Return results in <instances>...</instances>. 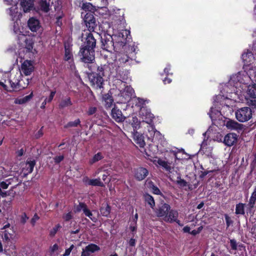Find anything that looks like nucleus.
<instances>
[{
    "instance_id": "obj_1",
    "label": "nucleus",
    "mask_w": 256,
    "mask_h": 256,
    "mask_svg": "<svg viewBox=\"0 0 256 256\" xmlns=\"http://www.w3.org/2000/svg\"><path fill=\"white\" fill-rule=\"evenodd\" d=\"M98 34V32H88L84 30L82 34V43L78 53L82 62L92 64L88 66L90 72L88 74V78L90 86L96 89L103 88V77L106 68V65H98L93 63L95 60V48L96 46V39L94 35L97 36Z\"/></svg>"
},
{
    "instance_id": "obj_2",
    "label": "nucleus",
    "mask_w": 256,
    "mask_h": 256,
    "mask_svg": "<svg viewBox=\"0 0 256 256\" xmlns=\"http://www.w3.org/2000/svg\"><path fill=\"white\" fill-rule=\"evenodd\" d=\"M130 33L129 30H122L120 34L124 40H118L116 42H114L112 36L104 34V37H101L102 48L108 52H112V50L115 52L120 50L125 46L126 43L129 42L130 38L128 36H130Z\"/></svg>"
},
{
    "instance_id": "obj_3",
    "label": "nucleus",
    "mask_w": 256,
    "mask_h": 256,
    "mask_svg": "<svg viewBox=\"0 0 256 256\" xmlns=\"http://www.w3.org/2000/svg\"><path fill=\"white\" fill-rule=\"evenodd\" d=\"M20 78L21 75L20 74H16L14 75L10 74V78L8 79V82L10 85V88H9L7 85L4 84L6 82V80H4V82L0 81V86L7 92H12L19 90L22 88H24V86H22L20 84Z\"/></svg>"
},
{
    "instance_id": "obj_4",
    "label": "nucleus",
    "mask_w": 256,
    "mask_h": 256,
    "mask_svg": "<svg viewBox=\"0 0 256 256\" xmlns=\"http://www.w3.org/2000/svg\"><path fill=\"white\" fill-rule=\"evenodd\" d=\"M238 121L244 122L248 121L252 117V110L249 107H244L238 110L235 113Z\"/></svg>"
},
{
    "instance_id": "obj_5",
    "label": "nucleus",
    "mask_w": 256,
    "mask_h": 256,
    "mask_svg": "<svg viewBox=\"0 0 256 256\" xmlns=\"http://www.w3.org/2000/svg\"><path fill=\"white\" fill-rule=\"evenodd\" d=\"M84 22L87 28L86 30V31L96 32L94 30L97 26V24L96 18L92 13L87 12L84 16Z\"/></svg>"
},
{
    "instance_id": "obj_6",
    "label": "nucleus",
    "mask_w": 256,
    "mask_h": 256,
    "mask_svg": "<svg viewBox=\"0 0 256 256\" xmlns=\"http://www.w3.org/2000/svg\"><path fill=\"white\" fill-rule=\"evenodd\" d=\"M140 114L142 116L144 121L146 123L150 125V128L152 130L154 129V124L153 120L154 116L150 112V110L146 108H142L141 110H140Z\"/></svg>"
},
{
    "instance_id": "obj_7",
    "label": "nucleus",
    "mask_w": 256,
    "mask_h": 256,
    "mask_svg": "<svg viewBox=\"0 0 256 256\" xmlns=\"http://www.w3.org/2000/svg\"><path fill=\"white\" fill-rule=\"evenodd\" d=\"M171 207L168 204L162 201L154 210L156 216L158 218H165L170 211Z\"/></svg>"
},
{
    "instance_id": "obj_8",
    "label": "nucleus",
    "mask_w": 256,
    "mask_h": 256,
    "mask_svg": "<svg viewBox=\"0 0 256 256\" xmlns=\"http://www.w3.org/2000/svg\"><path fill=\"white\" fill-rule=\"evenodd\" d=\"M226 128L230 130H236L240 132L243 130L244 126L234 120L228 119L224 124Z\"/></svg>"
},
{
    "instance_id": "obj_9",
    "label": "nucleus",
    "mask_w": 256,
    "mask_h": 256,
    "mask_svg": "<svg viewBox=\"0 0 256 256\" xmlns=\"http://www.w3.org/2000/svg\"><path fill=\"white\" fill-rule=\"evenodd\" d=\"M148 170L144 167H138L134 170V177L138 181H142L148 174Z\"/></svg>"
},
{
    "instance_id": "obj_10",
    "label": "nucleus",
    "mask_w": 256,
    "mask_h": 256,
    "mask_svg": "<svg viewBox=\"0 0 256 256\" xmlns=\"http://www.w3.org/2000/svg\"><path fill=\"white\" fill-rule=\"evenodd\" d=\"M110 115L112 118L118 122H124L126 117L122 114V112L115 104L111 110Z\"/></svg>"
},
{
    "instance_id": "obj_11",
    "label": "nucleus",
    "mask_w": 256,
    "mask_h": 256,
    "mask_svg": "<svg viewBox=\"0 0 256 256\" xmlns=\"http://www.w3.org/2000/svg\"><path fill=\"white\" fill-rule=\"evenodd\" d=\"M238 137V135L234 133H228L224 136L223 142L226 146H231L237 142Z\"/></svg>"
},
{
    "instance_id": "obj_12",
    "label": "nucleus",
    "mask_w": 256,
    "mask_h": 256,
    "mask_svg": "<svg viewBox=\"0 0 256 256\" xmlns=\"http://www.w3.org/2000/svg\"><path fill=\"white\" fill-rule=\"evenodd\" d=\"M20 7L24 12H30L34 9V0H19Z\"/></svg>"
},
{
    "instance_id": "obj_13",
    "label": "nucleus",
    "mask_w": 256,
    "mask_h": 256,
    "mask_svg": "<svg viewBox=\"0 0 256 256\" xmlns=\"http://www.w3.org/2000/svg\"><path fill=\"white\" fill-rule=\"evenodd\" d=\"M28 26L30 30L33 32H36L41 27L38 20L34 17L29 18L28 22Z\"/></svg>"
},
{
    "instance_id": "obj_14",
    "label": "nucleus",
    "mask_w": 256,
    "mask_h": 256,
    "mask_svg": "<svg viewBox=\"0 0 256 256\" xmlns=\"http://www.w3.org/2000/svg\"><path fill=\"white\" fill-rule=\"evenodd\" d=\"M21 68L26 76H29L34 71V66L30 60H26L22 64Z\"/></svg>"
},
{
    "instance_id": "obj_15",
    "label": "nucleus",
    "mask_w": 256,
    "mask_h": 256,
    "mask_svg": "<svg viewBox=\"0 0 256 256\" xmlns=\"http://www.w3.org/2000/svg\"><path fill=\"white\" fill-rule=\"evenodd\" d=\"M178 217V212L174 209H170L168 211L167 215L165 218H163L164 221L169 223H173L174 221L177 220V218Z\"/></svg>"
},
{
    "instance_id": "obj_16",
    "label": "nucleus",
    "mask_w": 256,
    "mask_h": 256,
    "mask_svg": "<svg viewBox=\"0 0 256 256\" xmlns=\"http://www.w3.org/2000/svg\"><path fill=\"white\" fill-rule=\"evenodd\" d=\"M36 164V161L34 160H27L26 163L25 167L23 168L22 171L25 175H28L31 174L34 166Z\"/></svg>"
},
{
    "instance_id": "obj_17",
    "label": "nucleus",
    "mask_w": 256,
    "mask_h": 256,
    "mask_svg": "<svg viewBox=\"0 0 256 256\" xmlns=\"http://www.w3.org/2000/svg\"><path fill=\"white\" fill-rule=\"evenodd\" d=\"M102 102L106 109L110 108L114 103V99L112 94L108 93L104 94L102 96Z\"/></svg>"
},
{
    "instance_id": "obj_18",
    "label": "nucleus",
    "mask_w": 256,
    "mask_h": 256,
    "mask_svg": "<svg viewBox=\"0 0 256 256\" xmlns=\"http://www.w3.org/2000/svg\"><path fill=\"white\" fill-rule=\"evenodd\" d=\"M256 202V186L254 188V189L253 192L250 198V200L248 204V208H247L246 214H248V212H250L252 209H253L254 207V204Z\"/></svg>"
},
{
    "instance_id": "obj_19",
    "label": "nucleus",
    "mask_w": 256,
    "mask_h": 256,
    "mask_svg": "<svg viewBox=\"0 0 256 256\" xmlns=\"http://www.w3.org/2000/svg\"><path fill=\"white\" fill-rule=\"evenodd\" d=\"M245 206L246 204L244 203L239 202L238 204H237L236 206V214L242 215L244 216L245 217H246V216Z\"/></svg>"
},
{
    "instance_id": "obj_20",
    "label": "nucleus",
    "mask_w": 256,
    "mask_h": 256,
    "mask_svg": "<svg viewBox=\"0 0 256 256\" xmlns=\"http://www.w3.org/2000/svg\"><path fill=\"white\" fill-rule=\"evenodd\" d=\"M144 198L145 202L154 210L156 206V203L153 196L148 193H146L144 194Z\"/></svg>"
},
{
    "instance_id": "obj_21",
    "label": "nucleus",
    "mask_w": 256,
    "mask_h": 256,
    "mask_svg": "<svg viewBox=\"0 0 256 256\" xmlns=\"http://www.w3.org/2000/svg\"><path fill=\"white\" fill-rule=\"evenodd\" d=\"M71 59H73V54L72 52V48H70V46L64 44V60L65 61H68Z\"/></svg>"
},
{
    "instance_id": "obj_22",
    "label": "nucleus",
    "mask_w": 256,
    "mask_h": 256,
    "mask_svg": "<svg viewBox=\"0 0 256 256\" xmlns=\"http://www.w3.org/2000/svg\"><path fill=\"white\" fill-rule=\"evenodd\" d=\"M134 138L136 142L138 144L140 147H143L145 145L144 137L142 134L136 132L134 134Z\"/></svg>"
},
{
    "instance_id": "obj_23",
    "label": "nucleus",
    "mask_w": 256,
    "mask_h": 256,
    "mask_svg": "<svg viewBox=\"0 0 256 256\" xmlns=\"http://www.w3.org/2000/svg\"><path fill=\"white\" fill-rule=\"evenodd\" d=\"M242 58L244 63L248 64L250 63L254 59V56L252 52L250 51H248L246 53H244L242 55Z\"/></svg>"
},
{
    "instance_id": "obj_24",
    "label": "nucleus",
    "mask_w": 256,
    "mask_h": 256,
    "mask_svg": "<svg viewBox=\"0 0 256 256\" xmlns=\"http://www.w3.org/2000/svg\"><path fill=\"white\" fill-rule=\"evenodd\" d=\"M111 207L106 204L104 206H102L100 208V212L102 215L104 216L108 217L110 212Z\"/></svg>"
},
{
    "instance_id": "obj_25",
    "label": "nucleus",
    "mask_w": 256,
    "mask_h": 256,
    "mask_svg": "<svg viewBox=\"0 0 256 256\" xmlns=\"http://www.w3.org/2000/svg\"><path fill=\"white\" fill-rule=\"evenodd\" d=\"M72 103L70 97L62 100L59 104L58 106L60 109H63L66 107L71 106Z\"/></svg>"
},
{
    "instance_id": "obj_26",
    "label": "nucleus",
    "mask_w": 256,
    "mask_h": 256,
    "mask_svg": "<svg viewBox=\"0 0 256 256\" xmlns=\"http://www.w3.org/2000/svg\"><path fill=\"white\" fill-rule=\"evenodd\" d=\"M14 234V230H13V228H10V230H4V240L5 242H8L11 239H12Z\"/></svg>"
},
{
    "instance_id": "obj_27",
    "label": "nucleus",
    "mask_w": 256,
    "mask_h": 256,
    "mask_svg": "<svg viewBox=\"0 0 256 256\" xmlns=\"http://www.w3.org/2000/svg\"><path fill=\"white\" fill-rule=\"evenodd\" d=\"M82 8L86 12H91L95 10V8L90 2H82L81 6Z\"/></svg>"
},
{
    "instance_id": "obj_28",
    "label": "nucleus",
    "mask_w": 256,
    "mask_h": 256,
    "mask_svg": "<svg viewBox=\"0 0 256 256\" xmlns=\"http://www.w3.org/2000/svg\"><path fill=\"white\" fill-rule=\"evenodd\" d=\"M104 158L102 153L98 152L95 154L93 157L89 160V164H94L102 160Z\"/></svg>"
},
{
    "instance_id": "obj_29",
    "label": "nucleus",
    "mask_w": 256,
    "mask_h": 256,
    "mask_svg": "<svg viewBox=\"0 0 256 256\" xmlns=\"http://www.w3.org/2000/svg\"><path fill=\"white\" fill-rule=\"evenodd\" d=\"M158 164L163 168H164L166 171L170 172L172 170L170 166L171 164L167 161L158 159Z\"/></svg>"
},
{
    "instance_id": "obj_30",
    "label": "nucleus",
    "mask_w": 256,
    "mask_h": 256,
    "mask_svg": "<svg viewBox=\"0 0 256 256\" xmlns=\"http://www.w3.org/2000/svg\"><path fill=\"white\" fill-rule=\"evenodd\" d=\"M118 60L119 62V64H124L128 62L129 60L130 57L128 54H120L118 55Z\"/></svg>"
},
{
    "instance_id": "obj_31",
    "label": "nucleus",
    "mask_w": 256,
    "mask_h": 256,
    "mask_svg": "<svg viewBox=\"0 0 256 256\" xmlns=\"http://www.w3.org/2000/svg\"><path fill=\"white\" fill-rule=\"evenodd\" d=\"M149 188L150 189L152 192L154 194L157 195H161L162 192L152 182H148Z\"/></svg>"
},
{
    "instance_id": "obj_32",
    "label": "nucleus",
    "mask_w": 256,
    "mask_h": 256,
    "mask_svg": "<svg viewBox=\"0 0 256 256\" xmlns=\"http://www.w3.org/2000/svg\"><path fill=\"white\" fill-rule=\"evenodd\" d=\"M40 10L45 12H48L50 10V4L46 0H42L40 4Z\"/></svg>"
},
{
    "instance_id": "obj_33",
    "label": "nucleus",
    "mask_w": 256,
    "mask_h": 256,
    "mask_svg": "<svg viewBox=\"0 0 256 256\" xmlns=\"http://www.w3.org/2000/svg\"><path fill=\"white\" fill-rule=\"evenodd\" d=\"M78 126H80V120L79 118H78L73 122H69L64 126V128H68L77 127Z\"/></svg>"
},
{
    "instance_id": "obj_34",
    "label": "nucleus",
    "mask_w": 256,
    "mask_h": 256,
    "mask_svg": "<svg viewBox=\"0 0 256 256\" xmlns=\"http://www.w3.org/2000/svg\"><path fill=\"white\" fill-rule=\"evenodd\" d=\"M87 205L83 202H79V204L77 205L75 208L74 212H79L81 210L83 211V212H84V210L88 208Z\"/></svg>"
},
{
    "instance_id": "obj_35",
    "label": "nucleus",
    "mask_w": 256,
    "mask_h": 256,
    "mask_svg": "<svg viewBox=\"0 0 256 256\" xmlns=\"http://www.w3.org/2000/svg\"><path fill=\"white\" fill-rule=\"evenodd\" d=\"M86 250L88 252H90L91 253H94L100 250V248L98 245L94 244H90L86 246Z\"/></svg>"
},
{
    "instance_id": "obj_36",
    "label": "nucleus",
    "mask_w": 256,
    "mask_h": 256,
    "mask_svg": "<svg viewBox=\"0 0 256 256\" xmlns=\"http://www.w3.org/2000/svg\"><path fill=\"white\" fill-rule=\"evenodd\" d=\"M62 228V226L60 224H56L52 229L50 231L49 236L51 238H53L55 236L58 230Z\"/></svg>"
},
{
    "instance_id": "obj_37",
    "label": "nucleus",
    "mask_w": 256,
    "mask_h": 256,
    "mask_svg": "<svg viewBox=\"0 0 256 256\" xmlns=\"http://www.w3.org/2000/svg\"><path fill=\"white\" fill-rule=\"evenodd\" d=\"M90 186H98L100 187L104 186V184L101 182L100 178L92 179L90 181Z\"/></svg>"
},
{
    "instance_id": "obj_38",
    "label": "nucleus",
    "mask_w": 256,
    "mask_h": 256,
    "mask_svg": "<svg viewBox=\"0 0 256 256\" xmlns=\"http://www.w3.org/2000/svg\"><path fill=\"white\" fill-rule=\"evenodd\" d=\"M33 96V93L31 92L29 95L26 96L18 100L17 103L20 104H24L26 102L30 101Z\"/></svg>"
},
{
    "instance_id": "obj_39",
    "label": "nucleus",
    "mask_w": 256,
    "mask_h": 256,
    "mask_svg": "<svg viewBox=\"0 0 256 256\" xmlns=\"http://www.w3.org/2000/svg\"><path fill=\"white\" fill-rule=\"evenodd\" d=\"M84 214L86 216L89 218L92 222H97L98 218L96 217L93 216L92 212L90 210L88 209V208L84 210Z\"/></svg>"
},
{
    "instance_id": "obj_40",
    "label": "nucleus",
    "mask_w": 256,
    "mask_h": 256,
    "mask_svg": "<svg viewBox=\"0 0 256 256\" xmlns=\"http://www.w3.org/2000/svg\"><path fill=\"white\" fill-rule=\"evenodd\" d=\"M145 105V100L143 98H138L136 102V106L140 108V110H141L142 108H146L144 106Z\"/></svg>"
},
{
    "instance_id": "obj_41",
    "label": "nucleus",
    "mask_w": 256,
    "mask_h": 256,
    "mask_svg": "<svg viewBox=\"0 0 256 256\" xmlns=\"http://www.w3.org/2000/svg\"><path fill=\"white\" fill-rule=\"evenodd\" d=\"M26 43V48L29 52L31 51L34 47V42L32 39L26 38L25 40Z\"/></svg>"
},
{
    "instance_id": "obj_42",
    "label": "nucleus",
    "mask_w": 256,
    "mask_h": 256,
    "mask_svg": "<svg viewBox=\"0 0 256 256\" xmlns=\"http://www.w3.org/2000/svg\"><path fill=\"white\" fill-rule=\"evenodd\" d=\"M18 10L17 8H10L8 9V14L11 16L12 20H14L17 16Z\"/></svg>"
},
{
    "instance_id": "obj_43",
    "label": "nucleus",
    "mask_w": 256,
    "mask_h": 256,
    "mask_svg": "<svg viewBox=\"0 0 256 256\" xmlns=\"http://www.w3.org/2000/svg\"><path fill=\"white\" fill-rule=\"evenodd\" d=\"M218 170H206L204 171H201L200 172L199 178L200 179H203L207 174H210V173H213L216 172Z\"/></svg>"
},
{
    "instance_id": "obj_44",
    "label": "nucleus",
    "mask_w": 256,
    "mask_h": 256,
    "mask_svg": "<svg viewBox=\"0 0 256 256\" xmlns=\"http://www.w3.org/2000/svg\"><path fill=\"white\" fill-rule=\"evenodd\" d=\"M140 122L138 120V118L136 116L132 117V122H131V124L134 128V130L140 128Z\"/></svg>"
},
{
    "instance_id": "obj_45",
    "label": "nucleus",
    "mask_w": 256,
    "mask_h": 256,
    "mask_svg": "<svg viewBox=\"0 0 256 256\" xmlns=\"http://www.w3.org/2000/svg\"><path fill=\"white\" fill-rule=\"evenodd\" d=\"M176 184L181 187H184L188 186V182L184 179H182L180 176L178 177Z\"/></svg>"
},
{
    "instance_id": "obj_46",
    "label": "nucleus",
    "mask_w": 256,
    "mask_h": 256,
    "mask_svg": "<svg viewBox=\"0 0 256 256\" xmlns=\"http://www.w3.org/2000/svg\"><path fill=\"white\" fill-rule=\"evenodd\" d=\"M242 74L240 72H238L235 76H233L232 78H234V80L236 82H238L240 83H243V80L242 79Z\"/></svg>"
},
{
    "instance_id": "obj_47",
    "label": "nucleus",
    "mask_w": 256,
    "mask_h": 256,
    "mask_svg": "<svg viewBox=\"0 0 256 256\" xmlns=\"http://www.w3.org/2000/svg\"><path fill=\"white\" fill-rule=\"evenodd\" d=\"M62 218L66 222H69L73 218V216L72 215V212H68L66 214L62 216Z\"/></svg>"
},
{
    "instance_id": "obj_48",
    "label": "nucleus",
    "mask_w": 256,
    "mask_h": 256,
    "mask_svg": "<svg viewBox=\"0 0 256 256\" xmlns=\"http://www.w3.org/2000/svg\"><path fill=\"white\" fill-rule=\"evenodd\" d=\"M224 218L226 222V228H228L232 224L233 220H231L230 218L227 214H224Z\"/></svg>"
},
{
    "instance_id": "obj_49",
    "label": "nucleus",
    "mask_w": 256,
    "mask_h": 256,
    "mask_svg": "<svg viewBox=\"0 0 256 256\" xmlns=\"http://www.w3.org/2000/svg\"><path fill=\"white\" fill-rule=\"evenodd\" d=\"M97 111V108L94 106H90L88 108L87 111V114L88 116H92Z\"/></svg>"
},
{
    "instance_id": "obj_50",
    "label": "nucleus",
    "mask_w": 256,
    "mask_h": 256,
    "mask_svg": "<svg viewBox=\"0 0 256 256\" xmlns=\"http://www.w3.org/2000/svg\"><path fill=\"white\" fill-rule=\"evenodd\" d=\"M43 128H44V126L41 127V128L38 130V132L35 134H34L35 138L38 139L43 136V134H44Z\"/></svg>"
},
{
    "instance_id": "obj_51",
    "label": "nucleus",
    "mask_w": 256,
    "mask_h": 256,
    "mask_svg": "<svg viewBox=\"0 0 256 256\" xmlns=\"http://www.w3.org/2000/svg\"><path fill=\"white\" fill-rule=\"evenodd\" d=\"M64 159V156H56L54 158V162L56 164H58Z\"/></svg>"
},
{
    "instance_id": "obj_52",
    "label": "nucleus",
    "mask_w": 256,
    "mask_h": 256,
    "mask_svg": "<svg viewBox=\"0 0 256 256\" xmlns=\"http://www.w3.org/2000/svg\"><path fill=\"white\" fill-rule=\"evenodd\" d=\"M230 245L232 250H237V243L234 239L230 240Z\"/></svg>"
},
{
    "instance_id": "obj_53",
    "label": "nucleus",
    "mask_w": 256,
    "mask_h": 256,
    "mask_svg": "<svg viewBox=\"0 0 256 256\" xmlns=\"http://www.w3.org/2000/svg\"><path fill=\"white\" fill-rule=\"evenodd\" d=\"M56 94V90H53L50 92V94L48 96V98H47L48 102H50L54 98L55 94Z\"/></svg>"
},
{
    "instance_id": "obj_54",
    "label": "nucleus",
    "mask_w": 256,
    "mask_h": 256,
    "mask_svg": "<svg viewBox=\"0 0 256 256\" xmlns=\"http://www.w3.org/2000/svg\"><path fill=\"white\" fill-rule=\"evenodd\" d=\"M39 218H40V217L38 216V215L36 214H34V216L30 220L31 224L33 226H34L35 225L36 221L38 220Z\"/></svg>"
},
{
    "instance_id": "obj_55",
    "label": "nucleus",
    "mask_w": 256,
    "mask_h": 256,
    "mask_svg": "<svg viewBox=\"0 0 256 256\" xmlns=\"http://www.w3.org/2000/svg\"><path fill=\"white\" fill-rule=\"evenodd\" d=\"M10 182L6 184V182L2 181L0 183V186L3 189H7Z\"/></svg>"
},
{
    "instance_id": "obj_56",
    "label": "nucleus",
    "mask_w": 256,
    "mask_h": 256,
    "mask_svg": "<svg viewBox=\"0 0 256 256\" xmlns=\"http://www.w3.org/2000/svg\"><path fill=\"white\" fill-rule=\"evenodd\" d=\"M90 252H88L86 250V248L85 247L84 248L82 249V251L81 254V256H90Z\"/></svg>"
},
{
    "instance_id": "obj_57",
    "label": "nucleus",
    "mask_w": 256,
    "mask_h": 256,
    "mask_svg": "<svg viewBox=\"0 0 256 256\" xmlns=\"http://www.w3.org/2000/svg\"><path fill=\"white\" fill-rule=\"evenodd\" d=\"M90 252H88L86 250V248L85 247L84 248L82 249V251L81 254V256H90Z\"/></svg>"
},
{
    "instance_id": "obj_58",
    "label": "nucleus",
    "mask_w": 256,
    "mask_h": 256,
    "mask_svg": "<svg viewBox=\"0 0 256 256\" xmlns=\"http://www.w3.org/2000/svg\"><path fill=\"white\" fill-rule=\"evenodd\" d=\"M170 66L168 65L166 68L164 69V72L166 74V75L168 76L169 74H172V73H170Z\"/></svg>"
},
{
    "instance_id": "obj_59",
    "label": "nucleus",
    "mask_w": 256,
    "mask_h": 256,
    "mask_svg": "<svg viewBox=\"0 0 256 256\" xmlns=\"http://www.w3.org/2000/svg\"><path fill=\"white\" fill-rule=\"evenodd\" d=\"M136 240L134 238H131L128 242V244L130 246H136Z\"/></svg>"
},
{
    "instance_id": "obj_60",
    "label": "nucleus",
    "mask_w": 256,
    "mask_h": 256,
    "mask_svg": "<svg viewBox=\"0 0 256 256\" xmlns=\"http://www.w3.org/2000/svg\"><path fill=\"white\" fill-rule=\"evenodd\" d=\"M92 179H90L88 176H84L82 179V182L86 185L90 186V181Z\"/></svg>"
},
{
    "instance_id": "obj_61",
    "label": "nucleus",
    "mask_w": 256,
    "mask_h": 256,
    "mask_svg": "<svg viewBox=\"0 0 256 256\" xmlns=\"http://www.w3.org/2000/svg\"><path fill=\"white\" fill-rule=\"evenodd\" d=\"M28 218L26 216V214H24V215L22 216V218L20 220L21 223L22 224H24L26 222V220Z\"/></svg>"
},
{
    "instance_id": "obj_62",
    "label": "nucleus",
    "mask_w": 256,
    "mask_h": 256,
    "mask_svg": "<svg viewBox=\"0 0 256 256\" xmlns=\"http://www.w3.org/2000/svg\"><path fill=\"white\" fill-rule=\"evenodd\" d=\"M24 150L23 148H21L16 152V154L18 156H22L24 155Z\"/></svg>"
},
{
    "instance_id": "obj_63",
    "label": "nucleus",
    "mask_w": 256,
    "mask_h": 256,
    "mask_svg": "<svg viewBox=\"0 0 256 256\" xmlns=\"http://www.w3.org/2000/svg\"><path fill=\"white\" fill-rule=\"evenodd\" d=\"M190 228L188 226H185L182 229L183 232H185V233L190 234Z\"/></svg>"
},
{
    "instance_id": "obj_64",
    "label": "nucleus",
    "mask_w": 256,
    "mask_h": 256,
    "mask_svg": "<svg viewBox=\"0 0 256 256\" xmlns=\"http://www.w3.org/2000/svg\"><path fill=\"white\" fill-rule=\"evenodd\" d=\"M163 82L164 84H170L172 82V80L170 78H168V77H166L163 80Z\"/></svg>"
}]
</instances>
